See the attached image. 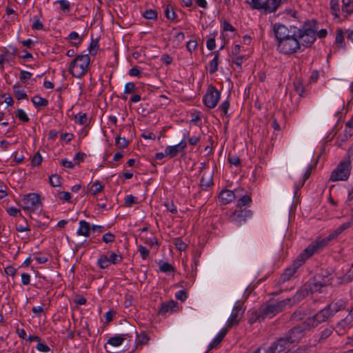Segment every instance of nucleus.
Returning <instances> with one entry per match:
<instances>
[{"mask_svg": "<svg viewBox=\"0 0 353 353\" xmlns=\"http://www.w3.org/2000/svg\"><path fill=\"white\" fill-rule=\"evenodd\" d=\"M317 30L316 21L306 22L302 28L294 31L296 34L298 40H301V46L308 48L316 40V31Z\"/></svg>", "mask_w": 353, "mask_h": 353, "instance_id": "nucleus-1", "label": "nucleus"}, {"mask_svg": "<svg viewBox=\"0 0 353 353\" xmlns=\"http://www.w3.org/2000/svg\"><path fill=\"white\" fill-rule=\"evenodd\" d=\"M290 303V299H283L276 303H271L263 305L257 310V317L259 321L263 320L265 318H272L276 314L282 312L286 305Z\"/></svg>", "mask_w": 353, "mask_h": 353, "instance_id": "nucleus-2", "label": "nucleus"}, {"mask_svg": "<svg viewBox=\"0 0 353 353\" xmlns=\"http://www.w3.org/2000/svg\"><path fill=\"white\" fill-rule=\"evenodd\" d=\"M90 62L88 54L78 55L70 63L68 72L72 77L81 78L87 73Z\"/></svg>", "mask_w": 353, "mask_h": 353, "instance_id": "nucleus-3", "label": "nucleus"}, {"mask_svg": "<svg viewBox=\"0 0 353 353\" xmlns=\"http://www.w3.org/2000/svg\"><path fill=\"white\" fill-rule=\"evenodd\" d=\"M301 48V43L294 32L290 36L276 42L277 50L284 54H292L297 52Z\"/></svg>", "mask_w": 353, "mask_h": 353, "instance_id": "nucleus-4", "label": "nucleus"}, {"mask_svg": "<svg viewBox=\"0 0 353 353\" xmlns=\"http://www.w3.org/2000/svg\"><path fill=\"white\" fill-rule=\"evenodd\" d=\"M350 170L351 165L350 161L340 162L331 173L330 181H346L350 176Z\"/></svg>", "mask_w": 353, "mask_h": 353, "instance_id": "nucleus-5", "label": "nucleus"}, {"mask_svg": "<svg viewBox=\"0 0 353 353\" xmlns=\"http://www.w3.org/2000/svg\"><path fill=\"white\" fill-rule=\"evenodd\" d=\"M123 257L112 251L107 254H101L97 261V265L100 269L104 270L109 268L112 264L117 265L122 261Z\"/></svg>", "mask_w": 353, "mask_h": 353, "instance_id": "nucleus-6", "label": "nucleus"}, {"mask_svg": "<svg viewBox=\"0 0 353 353\" xmlns=\"http://www.w3.org/2000/svg\"><path fill=\"white\" fill-rule=\"evenodd\" d=\"M220 97V92L214 85H210L203 97V102L206 107L212 109L216 106Z\"/></svg>", "mask_w": 353, "mask_h": 353, "instance_id": "nucleus-7", "label": "nucleus"}, {"mask_svg": "<svg viewBox=\"0 0 353 353\" xmlns=\"http://www.w3.org/2000/svg\"><path fill=\"white\" fill-rule=\"evenodd\" d=\"M311 328L306 325V320L301 324L297 325L290 329L285 334L291 343L299 342L305 335V332Z\"/></svg>", "mask_w": 353, "mask_h": 353, "instance_id": "nucleus-8", "label": "nucleus"}, {"mask_svg": "<svg viewBox=\"0 0 353 353\" xmlns=\"http://www.w3.org/2000/svg\"><path fill=\"white\" fill-rule=\"evenodd\" d=\"M332 241V239H330V235L325 238H318L314 243L309 245L302 253L306 259L310 258L315 252L321 250L325 248L330 241Z\"/></svg>", "mask_w": 353, "mask_h": 353, "instance_id": "nucleus-9", "label": "nucleus"}, {"mask_svg": "<svg viewBox=\"0 0 353 353\" xmlns=\"http://www.w3.org/2000/svg\"><path fill=\"white\" fill-rule=\"evenodd\" d=\"M244 312L245 308L243 307V302L240 300L237 301L233 307L230 318L227 321V325L229 327L237 325L243 317Z\"/></svg>", "mask_w": 353, "mask_h": 353, "instance_id": "nucleus-10", "label": "nucleus"}, {"mask_svg": "<svg viewBox=\"0 0 353 353\" xmlns=\"http://www.w3.org/2000/svg\"><path fill=\"white\" fill-rule=\"evenodd\" d=\"M252 216V211L246 208L235 210L229 216V221L237 225L245 223L248 218Z\"/></svg>", "mask_w": 353, "mask_h": 353, "instance_id": "nucleus-11", "label": "nucleus"}, {"mask_svg": "<svg viewBox=\"0 0 353 353\" xmlns=\"http://www.w3.org/2000/svg\"><path fill=\"white\" fill-rule=\"evenodd\" d=\"M332 313L328 310L326 306L324 309L320 310L318 313L314 314L312 317H309L306 319V325L310 326L311 328L316 327L319 323L326 321L330 316H332Z\"/></svg>", "mask_w": 353, "mask_h": 353, "instance_id": "nucleus-12", "label": "nucleus"}, {"mask_svg": "<svg viewBox=\"0 0 353 353\" xmlns=\"http://www.w3.org/2000/svg\"><path fill=\"white\" fill-rule=\"evenodd\" d=\"M306 258L301 254L298 259L286 270L284 273L281 275V279L283 283L290 280L295 274L297 269L305 262Z\"/></svg>", "mask_w": 353, "mask_h": 353, "instance_id": "nucleus-13", "label": "nucleus"}, {"mask_svg": "<svg viewBox=\"0 0 353 353\" xmlns=\"http://www.w3.org/2000/svg\"><path fill=\"white\" fill-rule=\"evenodd\" d=\"M23 203L24 204L23 210L34 211L41 204L40 195L37 193H29L24 196Z\"/></svg>", "mask_w": 353, "mask_h": 353, "instance_id": "nucleus-14", "label": "nucleus"}, {"mask_svg": "<svg viewBox=\"0 0 353 353\" xmlns=\"http://www.w3.org/2000/svg\"><path fill=\"white\" fill-rule=\"evenodd\" d=\"M291 342L285 335L274 341L266 350V353H279L288 348Z\"/></svg>", "mask_w": 353, "mask_h": 353, "instance_id": "nucleus-15", "label": "nucleus"}, {"mask_svg": "<svg viewBox=\"0 0 353 353\" xmlns=\"http://www.w3.org/2000/svg\"><path fill=\"white\" fill-rule=\"evenodd\" d=\"M242 188H236L234 191L230 190H223L219 193V199L223 205L231 203L237 196H241V192H243Z\"/></svg>", "mask_w": 353, "mask_h": 353, "instance_id": "nucleus-16", "label": "nucleus"}, {"mask_svg": "<svg viewBox=\"0 0 353 353\" xmlns=\"http://www.w3.org/2000/svg\"><path fill=\"white\" fill-rule=\"evenodd\" d=\"M330 284L331 279L328 276H323L321 274H319L314 276L310 289L312 291L321 292V289L323 287Z\"/></svg>", "mask_w": 353, "mask_h": 353, "instance_id": "nucleus-17", "label": "nucleus"}, {"mask_svg": "<svg viewBox=\"0 0 353 353\" xmlns=\"http://www.w3.org/2000/svg\"><path fill=\"white\" fill-rule=\"evenodd\" d=\"M186 147L187 143L185 139H183L177 145L166 147L165 153L170 158H174L176 157L179 153L183 152Z\"/></svg>", "mask_w": 353, "mask_h": 353, "instance_id": "nucleus-18", "label": "nucleus"}, {"mask_svg": "<svg viewBox=\"0 0 353 353\" xmlns=\"http://www.w3.org/2000/svg\"><path fill=\"white\" fill-rule=\"evenodd\" d=\"M273 30L276 42L292 34L288 27L281 23H275Z\"/></svg>", "mask_w": 353, "mask_h": 353, "instance_id": "nucleus-19", "label": "nucleus"}, {"mask_svg": "<svg viewBox=\"0 0 353 353\" xmlns=\"http://www.w3.org/2000/svg\"><path fill=\"white\" fill-rule=\"evenodd\" d=\"M352 326L353 317L347 314L344 319L338 323L336 325V330L339 334H343Z\"/></svg>", "mask_w": 353, "mask_h": 353, "instance_id": "nucleus-20", "label": "nucleus"}, {"mask_svg": "<svg viewBox=\"0 0 353 353\" xmlns=\"http://www.w3.org/2000/svg\"><path fill=\"white\" fill-rule=\"evenodd\" d=\"M347 302L343 299L334 300L330 303L327 307L328 310L332 313L334 316L337 312L345 309Z\"/></svg>", "mask_w": 353, "mask_h": 353, "instance_id": "nucleus-21", "label": "nucleus"}, {"mask_svg": "<svg viewBox=\"0 0 353 353\" xmlns=\"http://www.w3.org/2000/svg\"><path fill=\"white\" fill-rule=\"evenodd\" d=\"M308 294V291L306 288H301L292 297L287 299L290 300V305H294L299 303Z\"/></svg>", "mask_w": 353, "mask_h": 353, "instance_id": "nucleus-22", "label": "nucleus"}, {"mask_svg": "<svg viewBox=\"0 0 353 353\" xmlns=\"http://www.w3.org/2000/svg\"><path fill=\"white\" fill-rule=\"evenodd\" d=\"M79 224V228L77 231V234L79 236H89L91 231L90 223L85 220H81Z\"/></svg>", "mask_w": 353, "mask_h": 353, "instance_id": "nucleus-23", "label": "nucleus"}, {"mask_svg": "<svg viewBox=\"0 0 353 353\" xmlns=\"http://www.w3.org/2000/svg\"><path fill=\"white\" fill-rule=\"evenodd\" d=\"M176 305L177 303L173 300H171L166 303H162L159 310V314L164 315L170 311L172 312L176 307Z\"/></svg>", "mask_w": 353, "mask_h": 353, "instance_id": "nucleus-24", "label": "nucleus"}, {"mask_svg": "<svg viewBox=\"0 0 353 353\" xmlns=\"http://www.w3.org/2000/svg\"><path fill=\"white\" fill-rule=\"evenodd\" d=\"M280 6L277 0H265L264 12L265 13L274 12Z\"/></svg>", "mask_w": 353, "mask_h": 353, "instance_id": "nucleus-25", "label": "nucleus"}, {"mask_svg": "<svg viewBox=\"0 0 353 353\" xmlns=\"http://www.w3.org/2000/svg\"><path fill=\"white\" fill-rule=\"evenodd\" d=\"M103 188L104 185L99 181H96L88 185V192L92 195H96L101 192Z\"/></svg>", "mask_w": 353, "mask_h": 353, "instance_id": "nucleus-26", "label": "nucleus"}, {"mask_svg": "<svg viewBox=\"0 0 353 353\" xmlns=\"http://www.w3.org/2000/svg\"><path fill=\"white\" fill-rule=\"evenodd\" d=\"M350 225L351 223L350 222L343 223L329 234L330 239H332V240L336 239L344 230L349 228Z\"/></svg>", "mask_w": 353, "mask_h": 353, "instance_id": "nucleus-27", "label": "nucleus"}, {"mask_svg": "<svg viewBox=\"0 0 353 353\" xmlns=\"http://www.w3.org/2000/svg\"><path fill=\"white\" fill-rule=\"evenodd\" d=\"M243 192H240L241 196H237V197H239L236 202L237 208H242L243 206L250 205L252 202L251 196L248 194L243 195Z\"/></svg>", "mask_w": 353, "mask_h": 353, "instance_id": "nucleus-28", "label": "nucleus"}, {"mask_svg": "<svg viewBox=\"0 0 353 353\" xmlns=\"http://www.w3.org/2000/svg\"><path fill=\"white\" fill-rule=\"evenodd\" d=\"M12 90L14 97L17 100L26 99L28 98V95L26 92L23 90L20 89V85L19 83L14 85L12 86Z\"/></svg>", "mask_w": 353, "mask_h": 353, "instance_id": "nucleus-29", "label": "nucleus"}, {"mask_svg": "<svg viewBox=\"0 0 353 353\" xmlns=\"http://www.w3.org/2000/svg\"><path fill=\"white\" fill-rule=\"evenodd\" d=\"M125 336H127V334H121L119 336H114L110 337L108 339L107 343L114 347H118L122 344V343L125 340Z\"/></svg>", "mask_w": 353, "mask_h": 353, "instance_id": "nucleus-30", "label": "nucleus"}, {"mask_svg": "<svg viewBox=\"0 0 353 353\" xmlns=\"http://www.w3.org/2000/svg\"><path fill=\"white\" fill-rule=\"evenodd\" d=\"M342 11L349 16L353 13V0H342Z\"/></svg>", "mask_w": 353, "mask_h": 353, "instance_id": "nucleus-31", "label": "nucleus"}, {"mask_svg": "<svg viewBox=\"0 0 353 353\" xmlns=\"http://www.w3.org/2000/svg\"><path fill=\"white\" fill-rule=\"evenodd\" d=\"M200 185L203 190H206L213 185L212 176L211 174L205 175L204 174L201 179Z\"/></svg>", "mask_w": 353, "mask_h": 353, "instance_id": "nucleus-32", "label": "nucleus"}, {"mask_svg": "<svg viewBox=\"0 0 353 353\" xmlns=\"http://www.w3.org/2000/svg\"><path fill=\"white\" fill-rule=\"evenodd\" d=\"M245 3L248 4L253 10H263L265 8V1L261 0H245Z\"/></svg>", "mask_w": 353, "mask_h": 353, "instance_id": "nucleus-33", "label": "nucleus"}, {"mask_svg": "<svg viewBox=\"0 0 353 353\" xmlns=\"http://www.w3.org/2000/svg\"><path fill=\"white\" fill-rule=\"evenodd\" d=\"M331 14L335 17L339 19L340 17V8L339 0H330V2Z\"/></svg>", "mask_w": 353, "mask_h": 353, "instance_id": "nucleus-34", "label": "nucleus"}, {"mask_svg": "<svg viewBox=\"0 0 353 353\" xmlns=\"http://www.w3.org/2000/svg\"><path fill=\"white\" fill-rule=\"evenodd\" d=\"M32 102L36 108L46 107L48 105V101L39 95L33 97Z\"/></svg>", "mask_w": 353, "mask_h": 353, "instance_id": "nucleus-35", "label": "nucleus"}, {"mask_svg": "<svg viewBox=\"0 0 353 353\" xmlns=\"http://www.w3.org/2000/svg\"><path fill=\"white\" fill-rule=\"evenodd\" d=\"M344 35L343 31L342 29H338L336 30L335 43L339 46L340 48L345 49V44L344 42Z\"/></svg>", "mask_w": 353, "mask_h": 353, "instance_id": "nucleus-36", "label": "nucleus"}, {"mask_svg": "<svg viewBox=\"0 0 353 353\" xmlns=\"http://www.w3.org/2000/svg\"><path fill=\"white\" fill-rule=\"evenodd\" d=\"M219 53L216 52L214 54L213 59L209 63V72L210 74H214L218 70V61Z\"/></svg>", "mask_w": 353, "mask_h": 353, "instance_id": "nucleus-37", "label": "nucleus"}, {"mask_svg": "<svg viewBox=\"0 0 353 353\" xmlns=\"http://www.w3.org/2000/svg\"><path fill=\"white\" fill-rule=\"evenodd\" d=\"M159 270L164 273L174 272V268L168 262L161 261L159 262Z\"/></svg>", "mask_w": 353, "mask_h": 353, "instance_id": "nucleus-38", "label": "nucleus"}, {"mask_svg": "<svg viewBox=\"0 0 353 353\" xmlns=\"http://www.w3.org/2000/svg\"><path fill=\"white\" fill-rule=\"evenodd\" d=\"M150 338L145 332H141L140 334L137 335V341L136 347L138 345H145L149 341Z\"/></svg>", "mask_w": 353, "mask_h": 353, "instance_id": "nucleus-39", "label": "nucleus"}, {"mask_svg": "<svg viewBox=\"0 0 353 353\" xmlns=\"http://www.w3.org/2000/svg\"><path fill=\"white\" fill-rule=\"evenodd\" d=\"M171 35L177 43H181L185 39L184 33L181 31H179L176 28L172 30Z\"/></svg>", "mask_w": 353, "mask_h": 353, "instance_id": "nucleus-40", "label": "nucleus"}, {"mask_svg": "<svg viewBox=\"0 0 353 353\" xmlns=\"http://www.w3.org/2000/svg\"><path fill=\"white\" fill-rule=\"evenodd\" d=\"M88 118L85 113L80 112L74 117V122L80 125H85L87 123Z\"/></svg>", "mask_w": 353, "mask_h": 353, "instance_id": "nucleus-41", "label": "nucleus"}, {"mask_svg": "<svg viewBox=\"0 0 353 353\" xmlns=\"http://www.w3.org/2000/svg\"><path fill=\"white\" fill-rule=\"evenodd\" d=\"M165 17L169 20H174L176 19V14L174 11L173 8L170 5L167 6L165 10Z\"/></svg>", "mask_w": 353, "mask_h": 353, "instance_id": "nucleus-42", "label": "nucleus"}, {"mask_svg": "<svg viewBox=\"0 0 353 353\" xmlns=\"http://www.w3.org/2000/svg\"><path fill=\"white\" fill-rule=\"evenodd\" d=\"M49 183L52 187H59L61 185V177L58 174H52L49 179Z\"/></svg>", "mask_w": 353, "mask_h": 353, "instance_id": "nucleus-43", "label": "nucleus"}, {"mask_svg": "<svg viewBox=\"0 0 353 353\" xmlns=\"http://www.w3.org/2000/svg\"><path fill=\"white\" fill-rule=\"evenodd\" d=\"M129 141L125 137H117L116 138V145L119 148H125L128 146Z\"/></svg>", "mask_w": 353, "mask_h": 353, "instance_id": "nucleus-44", "label": "nucleus"}, {"mask_svg": "<svg viewBox=\"0 0 353 353\" xmlns=\"http://www.w3.org/2000/svg\"><path fill=\"white\" fill-rule=\"evenodd\" d=\"M56 3H59L60 9L65 12H68L70 10V3L67 0H57Z\"/></svg>", "mask_w": 353, "mask_h": 353, "instance_id": "nucleus-45", "label": "nucleus"}, {"mask_svg": "<svg viewBox=\"0 0 353 353\" xmlns=\"http://www.w3.org/2000/svg\"><path fill=\"white\" fill-rule=\"evenodd\" d=\"M98 48H99L98 41L97 40H92L91 43L89 45L88 50L92 55H95L97 52Z\"/></svg>", "mask_w": 353, "mask_h": 353, "instance_id": "nucleus-46", "label": "nucleus"}, {"mask_svg": "<svg viewBox=\"0 0 353 353\" xmlns=\"http://www.w3.org/2000/svg\"><path fill=\"white\" fill-rule=\"evenodd\" d=\"M16 117L23 122H28L30 120L25 111L22 109L17 110Z\"/></svg>", "mask_w": 353, "mask_h": 353, "instance_id": "nucleus-47", "label": "nucleus"}, {"mask_svg": "<svg viewBox=\"0 0 353 353\" xmlns=\"http://www.w3.org/2000/svg\"><path fill=\"white\" fill-rule=\"evenodd\" d=\"M68 39L70 40H79L78 43H72V45L73 46H76V47L78 46V45L80 44L82 41V39L80 37V36L79 35V34L77 32H71L69 34Z\"/></svg>", "mask_w": 353, "mask_h": 353, "instance_id": "nucleus-48", "label": "nucleus"}, {"mask_svg": "<svg viewBox=\"0 0 353 353\" xmlns=\"http://www.w3.org/2000/svg\"><path fill=\"white\" fill-rule=\"evenodd\" d=\"M32 28L37 30H41L43 29V25L38 16L34 17V22L32 25Z\"/></svg>", "mask_w": 353, "mask_h": 353, "instance_id": "nucleus-49", "label": "nucleus"}, {"mask_svg": "<svg viewBox=\"0 0 353 353\" xmlns=\"http://www.w3.org/2000/svg\"><path fill=\"white\" fill-rule=\"evenodd\" d=\"M43 158L39 152H36L33 156L31 163L32 166L39 165L42 162Z\"/></svg>", "mask_w": 353, "mask_h": 353, "instance_id": "nucleus-50", "label": "nucleus"}, {"mask_svg": "<svg viewBox=\"0 0 353 353\" xmlns=\"http://www.w3.org/2000/svg\"><path fill=\"white\" fill-rule=\"evenodd\" d=\"M102 241L105 243H113L115 241V235L111 232H107L103 235Z\"/></svg>", "mask_w": 353, "mask_h": 353, "instance_id": "nucleus-51", "label": "nucleus"}, {"mask_svg": "<svg viewBox=\"0 0 353 353\" xmlns=\"http://www.w3.org/2000/svg\"><path fill=\"white\" fill-rule=\"evenodd\" d=\"M143 17L147 19H156L157 18V12L154 10H147L143 14Z\"/></svg>", "mask_w": 353, "mask_h": 353, "instance_id": "nucleus-52", "label": "nucleus"}, {"mask_svg": "<svg viewBox=\"0 0 353 353\" xmlns=\"http://www.w3.org/2000/svg\"><path fill=\"white\" fill-rule=\"evenodd\" d=\"M174 245L176 248L180 251L185 250L187 248V244L185 243L181 239H176L174 241Z\"/></svg>", "mask_w": 353, "mask_h": 353, "instance_id": "nucleus-53", "label": "nucleus"}, {"mask_svg": "<svg viewBox=\"0 0 353 353\" xmlns=\"http://www.w3.org/2000/svg\"><path fill=\"white\" fill-rule=\"evenodd\" d=\"M332 330L333 329L331 327L325 328L321 332L319 340H324L328 338L332 334Z\"/></svg>", "mask_w": 353, "mask_h": 353, "instance_id": "nucleus-54", "label": "nucleus"}, {"mask_svg": "<svg viewBox=\"0 0 353 353\" xmlns=\"http://www.w3.org/2000/svg\"><path fill=\"white\" fill-rule=\"evenodd\" d=\"M138 251L143 260L146 259L149 256L150 251L147 248L143 245H139Z\"/></svg>", "mask_w": 353, "mask_h": 353, "instance_id": "nucleus-55", "label": "nucleus"}, {"mask_svg": "<svg viewBox=\"0 0 353 353\" xmlns=\"http://www.w3.org/2000/svg\"><path fill=\"white\" fill-rule=\"evenodd\" d=\"M228 162L233 165L237 166L241 163V160L239 157L236 155L229 154L228 157Z\"/></svg>", "mask_w": 353, "mask_h": 353, "instance_id": "nucleus-56", "label": "nucleus"}, {"mask_svg": "<svg viewBox=\"0 0 353 353\" xmlns=\"http://www.w3.org/2000/svg\"><path fill=\"white\" fill-rule=\"evenodd\" d=\"M32 73L26 70H21L19 74L20 81L26 83L27 80L30 79L32 77Z\"/></svg>", "mask_w": 353, "mask_h": 353, "instance_id": "nucleus-57", "label": "nucleus"}, {"mask_svg": "<svg viewBox=\"0 0 353 353\" xmlns=\"http://www.w3.org/2000/svg\"><path fill=\"white\" fill-rule=\"evenodd\" d=\"M294 90L296 92L300 95L302 96L304 92V87L303 86L302 83L299 81H295L294 83Z\"/></svg>", "mask_w": 353, "mask_h": 353, "instance_id": "nucleus-58", "label": "nucleus"}, {"mask_svg": "<svg viewBox=\"0 0 353 353\" xmlns=\"http://www.w3.org/2000/svg\"><path fill=\"white\" fill-rule=\"evenodd\" d=\"M137 203V198L134 196L132 194L127 195L125 198V203L128 206H131L132 205Z\"/></svg>", "mask_w": 353, "mask_h": 353, "instance_id": "nucleus-59", "label": "nucleus"}, {"mask_svg": "<svg viewBox=\"0 0 353 353\" xmlns=\"http://www.w3.org/2000/svg\"><path fill=\"white\" fill-rule=\"evenodd\" d=\"M58 194L60 200L70 202L71 194L69 192H59Z\"/></svg>", "mask_w": 353, "mask_h": 353, "instance_id": "nucleus-60", "label": "nucleus"}, {"mask_svg": "<svg viewBox=\"0 0 353 353\" xmlns=\"http://www.w3.org/2000/svg\"><path fill=\"white\" fill-rule=\"evenodd\" d=\"M230 108V102L229 101L226 100L223 101L219 106V109L223 112L224 115L228 116V110Z\"/></svg>", "mask_w": 353, "mask_h": 353, "instance_id": "nucleus-61", "label": "nucleus"}, {"mask_svg": "<svg viewBox=\"0 0 353 353\" xmlns=\"http://www.w3.org/2000/svg\"><path fill=\"white\" fill-rule=\"evenodd\" d=\"M175 297L177 300L185 301L187 299V292L183 290H179L175 294Z\"/></svg>", "mask_w": 353, "mask_h": 353, "instance_id": "nucleus-62", "label": "nucleus"}, {"mask_svg": "<svg viewBox=\"0 0 353 353\" xmlns=\"http://www.w3.org/2000/svg\"><path fill=\"white\" fill-rule=\"evenodd\" d=\"M135 90V84L133 82H128L125 85L124 93L130 94Z\"/></svg>", "mask_w": 353, "mask_h": 353, "instance_id": "nucleus-63", "label": "nucleus"}, {"mask_svg": "<svg viewBox=\"0 0 353 353\" xmlns=\"http://www.w3.org/2000/svg\"><path fill=\"white\" fill-rule=\"evenodd\" d=\"M232 62L236 65L238 67H241L243 63V57L238 54V55H232Z\"/></svg>", "mask_w": 353, "mask_h": 353, "instance_id": "nucleus-64", "label": "nucleus"}]
</instances>
